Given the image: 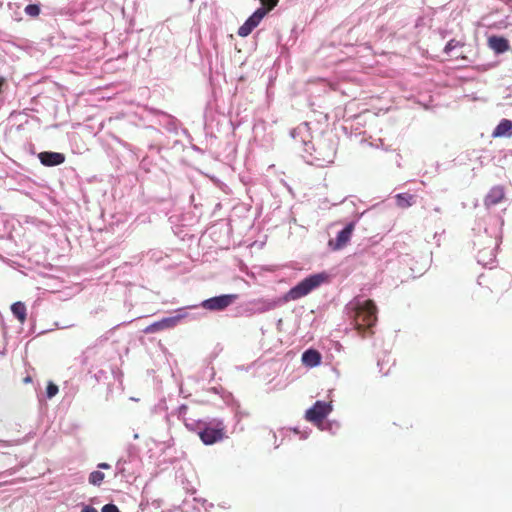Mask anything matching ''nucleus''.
Segmentation results:
<instances>
[{
  "instance_id": "nucleus-15",
  "label": "nucleus",
  "mask_w": 512,
  "mask_h": 512,
  "mask_svg": "<svg viewBox=\"0 0 512 512\" xmlns=\"http://www.w3.org/2000/svg\"><path fill=\"white\" fill-rule=\"evenodd\" d=\"M105 478V475L103 472H100V471H93L92 473H90L89 475V482L92 484V485H97L99 486L102 481L104 480Z\"/></svg>"
},
{
  "instance_id": "nucleus-1",
  "label": "nucleus",
  "mask_w": 512,
  "mask_h": 512,
  "mask_svg": "<svg viewBox=\"0 0 512 512\" xmlns=\"http://www.w3.org/2000/svg\"><path fill=\"white\" fill-rule=\"evenodd\" d=\"M352 309L354 326L361 337L372 335V327L377 322V307L372 300H354L348 305Z\"/></svg>"
},
{
  "instance_id": "nucleus-17",
  "label": "nucleus",
  "mask_w": 512,
  "mask_h": 512,
  "mask_svg": "<svg viewBox=\"0 0 512 512\" xmlns=\"http://www.w3.org/2000/svg\"><path fill=\"white\" fill-rule=\"evenodd\" d=\"M25 13L31 17H37L40 14V7L36 4H29L25 7Z\"/></svg>"
},
{
  "instance_id": "nucleus-9",
  "label": "nucleus",
  "mask_w": 512,
  "mask_h": 512,
  "mask_svg": "<svg viewBox=\"0 0 512 512\" xmlns=\"http://www.w3.org/2000/svg\"><path fill=\"white\" fill-rule=\"evenodd\" d=\"M487 43L489 48L492 49L496 54L504 53L510 49L509 41L501 36H490Z\"/></svg>"
},
{
  "instance_id": "nucleus-11",
  "label": "nucleus",
  "mask_w": 512,
  "mask_h": 512,
  "mask_svg": "<svg viewBox=\"0 0 512 512\" xmlns=\"http://www.w3.org/2000/svg\"><path fill=\"white\" fill-rule=\"evenodd\" d=\"M322 356L319 351L315 349L306 350L301 357L302 363L307 367H316L320 365Z\"/></svg>"
},
{
  "instance_id": "nucleus-14",
  "label": "nucleus",
  "mask_w": 512,
  "mask_h": 512,
  "mask_svg": "<svg viewBox=\"0 0 512 512\" xmlns=\"http://www.w3.org/2000/svg\"><path fill=\"white\" fill-rule=\"evenodd\" d=\"M397 198V204L401 208H406L411 206L414 203V196L404 193V194H398L396 196Z\"/></svg>"
},
{
  "instance_id": "nucleus-2",
  "label": "nucleus",
  "mask_w": 512,
  "mask_h": 512,
  "mask_svg": "<svg viewBox=\"0 0 512 512\" xmlns=\"http://www.w3.org/2000/svg\"><path fill=\"white\" fill-rule=\"evenodd\" d=\"M326 279L324 274H314L299 282L286 294V300H297L319 287Z\"/></svg>"
},
{
  "instance_id": "nucleus-12",
  "label": "nucleus",
  "mask_w": 512,
  "mask_h": 512,
  "mask_svg": "<svg viewBox=\"0 0 512 512\" xmlns=\"http://www.w3.org/2000/svg\"><path fill=\"white\" fill-rule=\"evenodd\" d=\"M512 131V121L508 119H503L494 129L492 136L493 137H502L505 135H510Z\"/></svg>"
},
{
  "instance_id": "nucleus-4",
  "label": "nucleus",
  "mask_w": 512,
  "mask_h": 512,
  "mask_svg": "<svg viewBox=\"0 0 512 512\" xmlns=\"http://www.w3.org/2000/svg\"><path fill=\"white\" fill-rule=\"evenodd\" d=\"M332 406L328 402L316 401L315 404L306 411L307 421L316 425L322 424L323 420L331 413Z\"/></svg>"
},
{
  "instance_id": "nucleus-23",
  "label": "nucleus",
  "mask_w": 512,
  "mask_h": 512,
  "mask_svg": "<svg viewBox=\"0 0 512 512\" xmlns=\"http://www.w3.org/2000/svg\"><path fill=\"white\" fill-rule=\"evenodd\" d=\"M81 512H98L94 507L92 506H85Z\"/></svg>"
},
{
  "instance_id": "nucleus-19",
  "label": "nucleus",
  "mask_w": 512,
  "mask_h": 512,
  "mask_svg": "<svg viewBox=\"0 0 512 512\" xmlns=\"http://www.w3.org/2000/svg\"><path fill=\"white\" fill-rule=\"evenodd\" d=\"M263 5L262 8L266 11V14L271 11L277 4L278 0H260Z\"/></svg>"
},
{
  "instance_id": "nucleus-6",
  "label": "nucleus",
  "mask_w": 512,
  "mask_h": 512,
  "mask_svg": "<svg viewBox=\"0 0 512 512\" xmlns=\"http://www.w3.org/2000/svg\"><path fill=\"white\" fill-rule=\"evenodd\" d=\"M355 230V223H348L336 236L335 239H330L328 242V246L333 251H338L343 249L350 241L351 236Z\"/></svg>"
},
{
  "instance_id": "nucleus-13",
  "label": "nucleus",
  "mask_w": 512,
  "mask_h": 512,
  "mask_svg": "<svg viewBox=\"0 0 512 512\" xmlns=\"http://www.w3.org/2000/svg\"><path fill=\"white\" fill-rule=\"evenodd\" d=\"M11 311L14 314V316L21 322L24 323L26 320V306L22 302H15L11 306Z\"/></svg>"
},
{
  "instance_id": "nucleus-24",
  "label": "nucleus",
  "mask_w": 512,
  "mask_h": 512,
  "mask_svg": "<svg viewBox=\"0 0 512 512\" xmlns=\"http://www.w3.org/2000/svg\"><path fill=\"white\" fill-rule=\"evenodd\" d=\"M98 468L100 469H109L110 465L108 463L102 462L98 464Z\"/></svg>"
},
{
  "instance_id": "nucleus-20",
  "label": "nucleus",
  "mask_w": 512,
  "mask_h": 512,
  "mask_svg": "<svg viewBox=\"0 0 512 512\" xmlns=\"http://www.w3.org/2000/svg\"><path fill=\"white\" fill-rule=\"evenodd\" d=\"M48 398L54 397L58 393V386L53 382H49L46 388Z\"/></svg>"
},
{
  "instance_id": "nucleus-8",
  "label": "nucleus",
  "mask_w": 512,
  "mask_h": 512,
  "mask_svg": "<svg viewBox=\"0 0 512 512\" xmlns=\"http://www.w3.org/2000/svg\"><path fill=\"white\" fill-rule=\"evenodd\" d=\"M38 158L42 165L49 167L60 165L65 161V155L58 152H41Z\"/></svg>"
},
{
  "instance_id": "nucleus-18",
  "label": "nucleus",
  "mask_w": 512,
  "mask_h": 512,
  "mask_svg": "<svg viewBox=\"0 0 512 512\" xmlns=\"http://www.w3.org/2000/svg\"><path fill=\"white\" fill-rule=\"evenodd\" d=\"M162 330H163L162 325H161L160 321H158V322H155V323L147 326L144 329V333L149 334V333L159 332V331H162Z\"/></svg>"
},
{
  "instance_id": "nucleus-16",
  "label": "nucleus",
  "mask_w": 512,
  "mask_h": 512,
  "mask_svg": "<svg viewBox=\"0 0 512 512\" xmlns=\"http://www.w3.org/2000/svg\"><path fill=\"white\" fill-rule=\"evenodd\" d=\"M178 322L177 317H169L160 320L163 330L173 328Z\"/></svg>"
},
{
  "instance_id": "nucleus-21",
  "label": "nucleus",
  "mask_w": 512,
  "mask_h": 512,
  "mask_svg": "<svg viewBox=\"0 0 512 512\" xmlns=\"http://www.w3.org/2000/svg\"><path fill=\"white\" fill-rule=\"evenodd\" d=\"M459 45V42L452 39L445 46V52L449 53Z\"/></svg>"
},
{
  "instance_id": "nucleus-3",
  "label": "nucleus",
  "mask_w": 512,
  "mask_h": 512,
  "mask_svg": "<svg viewBox=\"0 0 512 512\" xmlns=\"http://www.w3.org/2000/svg\"><path fill=\"white\" fill-rule=\"evenodd\" d=\"M199 437L205 445H213L226 437L223 422L218 421L215 426H206L199 432Z\"/></svg>"
},
{
  "instance_id": "nucleus-22",
  "label": "nucleus",
  "mask_w": 512,
  "mask_h": 512,
  "mask_svg": "<svg viewBox=\"0 0 512 512\" xmlns=\"http://www.w3.org/2000/svg\"><path fill=\"white\" fill-rule=\"evenodd\" d=\"M102 512H120L118 507L114 504H106L102 508Z\"/></svg>"
},
{
  "instance_id": "nucleus-5",
  "label": "nucleus",
  "mask_w": 512,
  "mask_h": 512,
  "mask_svg": "<svg viewBox=\"0 0 512 512\" xmlns=\"http://www.w3.org/2000/svg\"><path fill=\"white\" fill-rule=\"evenodd\" d=\"M237 298L236 294H224L204 300L201 306L209 311H222L233 304Z\"/></svg>"
},
{
  "instance_id": "nucleus-7",
  "label": "nucleus",
  "mask_w": 512,
  "mask_h": 512,
  "mask_svg": "<svg viewBox=\"0 0 512 512\" xmlns=\"http://www.w3.org/2000/svg\"><path fill=\"white\" fill-rule=\"evenodd\" d=\"M266 15L264 8H258L246 21L239 27L238 35L240 37H247L261 22Z\"/></svg>"
},
{
  "instance_id": "nucleus-10",
  "label": "nucleus",
  "mask_w": 512,
  "mask_h": 512,
  "mask_svg": "<svg viewBox=\"0 0 512 512\" xmlns=\"http://www.w3.org/2000/svg\"><path fill=\"white\" fill-rule=\"evenodd\" d=\"M505 198L504 189L500 186H495L490 189L488 194L484 199V204L486 207L495 206L501 203Z\"/></svg>"
},
{
  "instance_id": "nucleus-25",
  "label": "nucleus",
  "mask_w": 512,
  "mask_h": 512,
  "mask_svg": "<svg viewBox=\"0 0 512 512\" xmlns=\"http://www.w3.org/2000/svg\"><path fill=\"white\" fill-rule=\"evenodd\" d=\"M31 381H32V379H31V377H30V376H27V377L24 379V382H25V383H29V382H31Z\"/></svg>"
}]
</instances>
